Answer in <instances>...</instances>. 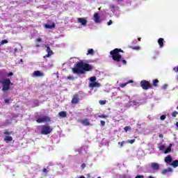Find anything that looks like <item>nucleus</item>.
Wrapping results in <instances>:
<instances>
[{
	"mask_svg": "<svg viewBox=\"0 0 178 178\" xmlns=\"http://www.w3.org/2000/svg\"><path fill=\"white\" fill-rule=\"evenodd\" d=\"M172 118H176L178 115V112L177 111H174L173 113H172Z\"/></svg>",
	"mask_w": 178,
	"mask_h": 178,
	"instance_id": "bb28decb",
	"label": "nucleus"
},
{
	"mask_svg": "<svg viewBox=\"0 0 178 178\" xmlns=\"http://www.w3.org/2000/svg\"><path fill=\"white\" fill-rule=\"evenodd\" d=\"M35 41H37L38 42H42V39H41V38H38L35 39Z\"/></svg>",
	"mask_w": 178,
	"mask_h": 178,
	"instance_id": "4c0bfd02",
	"label": "nucleus"
},
{
	"mask_svg": "<svg viewBox=\"0 0 178 178\" xmlns=\"http://www.w3.org/2000/svg\"><path fill=\"white\" fill-rule=\"evenodd\" d=\"M80 123H81L84 126H90V121H88V119L81 120Z\"/></svg>",
	"mask_w": 178,
	"mask_h": 178,
	"instance_id": "dca6fc26",
	"label": "nucleus"
},
{
	"mask_svg": "<svg viewBox=\"0 0 178 178\" xmlns=\"http://www.w3.org/2000/svg\"><path fill=\"white\" fill-rule=\"evenodd\" d=\"M13 140V138L12 136H6L4 138V141H6V143H9Z\"/></svg>",
	"mask_w": 178,
	"mask_h": 178,
	"instance_id": "f3484780",
	"label": "nucleus"
},
{
	"mask_svg": "<svg viewBox=\"0 0 178 178\" xmlns=\"http://www.w3.org/2000/svg\"><path fill=\"white\" fill-rule=\"evenodd\" d=\"M168 173V170L165 169L162 170V175H166Z\"/></svg>",
	"mask_w": 178,
	"mask_h": 178,
	"instance_id": "e433bc0d",
	"label": "nucleus"
},
{
	"mask_svg": "<svg viewBox=\"0 0 178 178\" xmlns=\"http://www.w3.org/2000/svg\"><path fill=\"white\" fill-rule=\"evenodd\" d=\"M49 56H51V54H47L45 56H44L43 58H49Z\"/></svg>",
	"mask_w": 178,
	"mask_h": 178,
	"instance_id": "49530a36",
	"label": "nucleus"
},
{
	"mask_svg": "<svg viewBox=\"0 0 178 178\" xmlns=\"http://www.w3.org/2000/svg\"><path fill=\"white\" fill-rule=\"evenodd\" d=\"M99 104H100L101 105H105V104H106V101L101 100V101L99 102Z\"/></svg>",
	"mask_w": 178,
	"mask_h": 178,
	"instance_id": "c9c22d12",
	"label": "nucleus"
},
{
	"mask_svg": "<svg viewBox=\"0 0 178 178\" xmlns=\"http://www.w3.org/2000/svg\"><path fill=\"white\" fill-rule=\"evenodd\" d=\"M152 168L153 170H159V164L157 163H152Z\"/></svg>",
	"mask_w": 178,
	"mask_h": 178,
	"instance_id": "2eb2a0df",
	"label": "nucleus"
},
{
	"mask_svg": "<svg viewBox=\"0 0 178 178\" xmlns=\"http://www.w3.org/2000/svg\"><path fill=\"white\" fill-rule=\"evenodd\" d=\"M4 102H6V104H8V102H9V99H6L4 100Z\"/></svg>",
	"mask_w": 178,
	"mask_h": 178,
	"instance_id": "5fc2aeb1",
	"label": "nucleus"
},
{
	"mask_svg": "<svg viewBox=\"0 0 178 178\" xmlns=\"http://www.w3.org/2000/svg\"><path fill=\"white\" fill-rule=\"evenodd\" d=\"M2 72L0 71V74H1Z\"/></svg>",
	"mask_w": 178,
	"mask_h": 178,
	"instance_id": "69168bd1",
	"label": "nucleus"
},
{
	"mask_svg": "<svg viewBox=\"0 0 178 178\" xmlns=\"http://www.w3.org/2000/svg\"><path fill=\"white\" fill-rule=\"evenodd\" d=\"M68 80H74V77L68 76H67Z\"/></svg>",
	"mask_w": 178,
	"mask_h": 178,
	"instance_id": "a19ab883",
	"label": "nucleus"
},
{
	"mask_svg": "<svg viewBox=\"0 0 178 178\" xmlns=\"http://www.w3.org/2000/svg\"><path fill=\"white\" fill-rule=\"evenodd\" d=\"M99 118H100V119H106V118H108V115H99Z\"/></svg>",
	"mask_w": 178,
	"mask_h": 178,
	"instance_id": "cd10ccee",
	"label": "nucleus"
},
{
	"mask_svg": "<svg viewBox=\"0 0 178 178\" xmlns=\"http://www.w3.org/2000/svg\"><path fill=\"white\" fill-rule=\"evenodd\" d=\"M87 55H94V49H89L88 50V54Z\"/></svg>",
	"mask_w": 178,
	"mask_h": 178,
	"instance_id": "5701e85b",
	"label": "nucleus"
},
{
	"mask_svg": "<svg viewBox=\"0 0 178 178\" xmlns=\"http://www.w3.org/2000/svg\"><path fill=\"white\" fill-rule=\"evenodd\" d=\"M83 99H84V93L81 92H78L73 95L71 100V104H72L73 105H76Z\"/></svg>",
	"mask_w": 178,
	"mask_h": 178,
	"instance_id": "7ed1b4c3",
	"label": "nucleus"
},
{
	"mask_svg": "<svg viewBox=\"0 0 178 178\" xmlns=\"http://www.w3.org/2000/svg\"><path fill=\"white\" fill-rule=\"evenodd\" d=\"M177 72H178V67H177Z\"/></svg>",
	"mask_w": 178,
	"mask_h": 178,
	"instance_id": "680f3d73",
	"label": "nucleus"
},
{
	"mask_svg": "<svg viewBox=\"0 0 178 178\" xmlns=\"http://www.w3.org/2000/svg\"><path fill=\"white\" fill-rule=\"evenodd\" d=\"M51 120V118L45 115L42 118H39L36 120L37 123H42L44 122H49Z\"/></svg>",
	"mask_w": 178,
	"mask_h": 178,
	"instance_id": "0eeeda50",
	"label": "nucleus"
},
{
	"mask_svg": "<svg viewBox=\"0 0 178 178\" xmlns=\"http://www.w3.org/2000/svg\"><path fill=\"white\" fill-rule=\"evenodd\" d=\"M159 137L160 138H163V134H159Z\"/></svg>",
	"mask_w": 178,
	"mask_h": 178,
	"instance_id": "3c124183",
	"label": "nucleus"
},
{
	"mask_svg": "<svg viewBox=\"0 0 178 178\" xmlns=\"http://www.w3.org/2000/svg\"><path fill=\"white\" fill-rule=\"evenodd\" d=\"M165 42V40L162 38H159L158 40V44L160 47V48H163V43Z\"/></svg>",
	"mask_w": 178,
	"mask_h": 178,
	"instance_id": "4468645a",
	"label": "nucleus"
},
{
	"mask_svg": "<svg viewBox=\"0 0 178 178\" xmlns=\"http://www.w3.org/2000/svg\"><path fill=\"white\" fill-rule=\"evenodd\" d=\"M20 62H23V59H20Z\"/></svg>",
	"mask_w": 178,
	"mask_h": 178,
	"instance_id": "052dcab7",
	"label": "nucleus"
},
{
	"mask_svg": "<svg viewBox=\"0 0 178 178\" xmlns=\"http://www.w3.org/2000/svg\"><path fill=\"white\" fill-rule=\"evenodd\" d=\"M112 20L110 19L108 22V26H111V24H112Z\"/></svg>",
	"mask_w": 178,
	"mask_h": 178,
	"instance_id": "09e8293b",
	"label": "nucleus"
},
{
	"mask_svg": "<svg viewBox=\"0 0 178 178\" xmlns=\"http://www.w3.org/2000/svg\"><path fill=\"white\" fill-rule=\"evenodd\" d=\"M10 76H13V72H10L7 74V77H10Z\"/></svg>",
	"mask_w": 178,
	"mask_h": 178,
	"instance_id": "37998d69",
	"label": "nucleus"
},
{
	"mask_svg": "<svg viewBox=\"0 0 178 178\" xmlns=\"http://www.w3.org/2000/svg\"><path fill=\"white\" fill-rule=\"evenodd\" d=\"M165 148H166V147L164 145H161L159 147V150L163 151V149H165Z\"/></svg>",
	"mask_w": 178,
	"mask_h": 178,
	"instance_id": "c756f323",
	"label": "nucleus"
},
{
	"mask_svg": "<svg viewBox=\"0 0 178 178\" xmlns=\"http://www.w3.org/2000/svg\"><path fill=\"white\" fill-rule=\"evenodd\" d=\"M140 87H142L143 90H149V88H152L151 83L147 80H142L140 81Z\"/></svg>",
	"mask_w": 178,
	"mask_h": 178,
	"instance_id": "423d86ee",
	"label": "nucleus"
},
{
	"mask_svg": "<svg viewBox=\"0 0 178 178\" xmlns=\"http://www.w3.org/2000/svg\"><path fill=\"white\" fill-rule=\"evenodd\" d=\"M120 52L124 54V51L122 50V49H114L113 50L110 51V55L116 63H122V65H127V61L124 60V58L122 56Z\"/></svg>",
	"mask_w": 178,
	"mask_h": 178,
	"instance_id": "f03ea898",
	"label": "nucleus"
},
{
	"mask_svg": "<svg viewBox=\"0 0 178 178\" xmlns=\"http://www.w3.org/2000/svg\"><path fill=\"white\" fill-rule=\"evenodd\" d=\"M161 120H165L166 119V115H163L160 117Z\"/></svg>",
	"mask_w": 178,
	"mask_h": 178,
	"instance_id": "473e14b6",
	"label": "nucleus"
},
{
	"mask_svg": "<svg viewBox=\"0 0 178 178\" xmlns=\"http://www.w3.org/2000/svg\"><path fill=\"white\" fill-rule=\"evenodd\" d=\"M94 19H95V23H101L99 14L98 13H95L94 14Z\"/></svg>",
	"mask_w": 178,
	"mask_h": 178,
	"instance_id": "6e6552de",
	"label": "nucleus"
},
{
	"mask_svg": "<svg viewBox=\"0 0 178 178\" xmlns=\"http://www.w3.org/2000/svg\"><path fill=\"white\" fill-rule=\"evenodd\" d=\"M147 178H154V177L152 176H149Z\"/></svg>",
	"mask_w": 178,
	"mask_h": 178,
	"instance_id": "4d7b16f0",
	"label": "nucleus"
},
{
	"mask_svg": "<svg viewBox=\"0 0 178 178\" xmlns=\"http://www.w3.org/2000/svg\"><path fill=\"white\" fill-rule=\"evenodd\" d=\"M138 41H141V38H138Z\"/></svg>",
	"mask_w": 178,
	"mask_h": 178,
	"instance_id": "13d9d810",
	"label": "nucleus"
},
{
	"mask_svg": "<svg viewBox=\"0 0 178 178\" xmlns=\"http://www.w3.org/2000/svg\"><path fill=\"white\" fill-rule=\"evenodd\" d=\"M171 165L173 166L174 168H177L178 160H175V161H172V163H171Z\"/></svg>",
	"mask_w": 178,
	"mask_h": 178,
	"instance_id": "4be33fe9",
	"label": "nucleus"
},
{
	"mask_svg": "<svg viewBox=\"0 0 178 178\" xmlns=\"http://www.w3.org/2000/svg\"><path fill=\"white\" fill-rule=\"evenodd\" d=\"M92 65L88 63H84L83 61L77 62L75 64V67L72 68L73 73L76 74H84L86 72H91Z\"/></svg>",
	"mask_w": 178,
	"mask_h": 178,
	"instance_id": "f257e3e1",
	"label": "nucleus"
},
{
	"mask_svg": "<svg viewBox=\"0 0 178 178\" xmlns=\"http://www.w3.org/2000/svg\"><path fill=\"white\" fill-rule=\"evenodd\" d=\"M131 83H133V80H131V81L127 82V84H130Z\"/></svg>",
	"mask_w": 178,
	"mask_h": 178,
	"instance_id": "864d4df0",
	"label": "nucleus"
},
{
	"mask_svg": "<svg viewBox=\"0 0 178 178\" xmlns=\"http://www.w3.org/2000/svg\"><path fill=\"white\" fill-rule=\"evenodd\" d=\"M42 172L47 175L48 173V170L47 168H43Z\"/></svg>",
	"mask_w": 178,
	"mask_h": 178,
	"instance_id": "ea45409f",
	"label": "nucleus"
},
{
	"mask_svg": "<svg viewBox=\"0 0 178 178\" xmlns=\"http://www.w3.org/2000/svg\"><path fill=\"white\" fill-rule=\"evenodd\" d=\"M168 88V85L167 84H164L163 86H162V89L163 90H166Z\"/></svg>",
	"mask_w": 178,
	"mask_h": 178,
	"instance_id": "58836bf2",
	"label": "nucleus"
},
{
	"mask_svg": "<svg viewBox=\"0 0 178 178\" xmlns=\"http://www.w3.org/2000/svg\"><path fill=\"white\" fill-rule=\"evenodd\" d=\"M42 47H45L47 48V52L49 55H54V51L51 50V47H49L48 44H43Z\"/></svg>",
	"mask_w": 178,
	"mask_h": 178,
	"instance_id": "9b49d317",
	"label": "nucleus"
},
{
	"mask_svg": "<svg viewBox=\"0 0 178 178\" xmlns=\"http://www.w3.org/2000/svg\"><path fill=\"white\" fill-rule=\"evenodd\" d=\"M17 108H19V106H17Z\"/></svg>",
	"mask_w": 178,
	"mask_h": 178,
	"instance_id": "e2e57ef3",
	"label": "nucleus"
},
{
	"mask_svg": "<svg viewBox=\"0 0 178 178\" xmlns=\"http://www.w3.org/2000/svg\"><path fill=\"white\" fill-rule=\"evenodd\" d=\"M129 48H131V49H136V51H138V49H140V47L138 46H136V47L130 46Z\"/></svg>",
	"mask_w": 178,
	"mask_h": 178,
	"instance_id": "a878e982",
	"label": "nucleus"
},
{
	"mask_svg": "<svg viewBox=\"0 0 178 178\" xmlns=\"http://www.w3.org/2000/svg\"><path fill=\"white\" fill-rule=\"evenodd\" d=\"M1 84H2V91H9L10 90V86H13V83L10 81L9 79H4L3 81H0Z\"/></svg>",
	"mask_w": 178,
	"mask_h": 178,
	"instance_id": "20e7f679",
	"label": "nucleus"
},
{
	"mask_svg": "<svg viewBox=\"0 0 178 178\" xmlns=\"http://www.w3.org/2000/svg\"><path fill=\"white\" fill-rule=\"evenodd\" d=\"M58 115L60 116V118H66V116H67L66 111H60L58 113Z\"/></svg>",
	"mask_w": 178,
	"mask_h": 178,
	"instance_id": "aec40b11",
	"label": "nucleus"
},
{
	"mask_svg": "<svg viewBox=\"0 0 178 178\" xmlns=\"http://www.w3.org/2000/svg\"><path fill=\"white\" fill-rule=\"evenodd\" d=\"M52 128L49 124L42 126V129L40 134L44 136H48V134H51L52 133Z\"/></svg>",
	"mask_w": 178,
	"mask_h": 178,
	"instance_id": "39448f33",
	"label": "nucleus"
},
{
	"mask_svg": "<svg viewBox=\"0 0 178 178\" xmlns=\"http://www.w3.org/2000/svg\"><path fill=\"white\" fill-rule=\"evenodd\" d=\"M4 134H6V136H9V135H10L11 134V133L10 132H9V131H4V133H3Z\"/></svg>",
	"mask_w": 178,
	"mask_h": 178,
	"instance_id": "79ce46f5",
	"label": "nucleus"
},
{
	"mask_svg": "<svg viewBox=\"0 0 178 178\" xmlns=\"http://www.w3.org/2000/svg\"><path fill=\"white\" fill-rule=\"evenodd\" d=\"M172 168H167V172H172Z\"/></svg>",
	"mask_w": 178,
	"mask_h": 178,
	"instance_id": "a18cd8bd",
	"label": "nucleus"
},
{
	"mask_svg": "<svg viewBox=\"0 0 178 178\" xmlns=\"http://www.w3.org/2000/svg\"><path fill=\"white\" fill-rule=\"evenodd\" d=\"M14 52H17V48L14 49Z\"/></svg>",
	"mask_w": 178,
	"mask_h": 178,
	"instance_id": "6e6d98bb",
	"label": "nucleus"
},
{
	"mask_svg": "<svg viewBox=\"0 0 178 178\" xmlns=\"http://www.w3.org/2000/svg\"><path fill=\"white\" fill-rule=\"evenodd\" d=\"M127 86V83H122L120 85V87H121V88H124V87H126Z\"/></svg>",
	"mask_w": 178,
	"mask_h": 178,
	"instance_id": "72a5a7b5",
	"label": "nucleus"
},
{
	"mask_svg": "<svg viewBox=\"0 0 178 178\" xmlns=\"http://www.w3.org/2000/svg\"><path fill=\"white\" fill-rule=\"evenodd\" d=\"M89 87L90 88H94L95 87H101V83H98V82H93V83H90L89 84Z\"/></svg>",
	"mask_w": 178,
	"mask_h": 178,
	"instance_id": "1a4fd4ad",
	"label": "nucleus"
},
{
	"mask_svg": "<svg viewBox=\"0 0 178 178\" xmlns=\"http://www.w3.org/2000/svg\"><path fill=\"white\" fill-rule=\"evenodd\" d=\"M126 144V141L123 140L122 142H119L118 145H120V147H123V145Z\"/></svg>",
	"mask_w": 178,
	"mask_h": 178,
	"instance_id": "7c9ffc66",
	"label": "nucleus"
},
{
	"mask_svg": "<svg viewBox=\"0 0 178 178\" xmlns=\"http://www.w3.org/2000/svg\"><path fill=\"white\" fill-rule=\"evenodd\" d=\"M170 151H172V143H170L167 149L165 150L164 154H169Z\"/></svg>",
	"mask_w": 178,
	"mask_h": 178,
	"instance_id": "a211bd4d",
	"label": "nucleus"
},
{
	"mask_svg": "<svg viewBox=\"0 0 178 178\" xmlns=\"http://www.w3.org/2000/svg\"><path fill=\"white\" fill-rule=\"evenodd\" d=\"M34 104L35 105V106H40V103L38 102L34 103Z\"/></svg>",
	"mask_w": 178,
	"mask_h": 178,
	"instance_id": "8fccbe9b",
	"label": "nucleus"
},
{
	"mask_svg": "<svg viewBox=\"0 0 178 178\" xmlns=\"http://www.w3.org/2000/svg\"><path fill=\"white\" fill-rule=\"evenodd\" d=\"M100 126H101L102 127H104V126H105V121L101 120V121H100Z\"/></svg>",
	"mask_w": 178,
	"mask_h": 178,
	"instance_id": "2f4dec72",
	"label": "nucleus"
},
{
	"mask_svg": "<svg viewBox=\"0 0 178 178\" xmlns=\"http://www.w3.org/2000/svg\"><path fill=\"white\" fill-rule=\"evenodd\" d=\"M164 161H165V163H172V156L168 155V156H165L164 159Z\"/></svg>",
	"mask_w": 178,
	"mask_h": 178,
	"instance_id": "ddd939ff",
	"label": "nucleus"
},
{
	"mask_svg": "<svg viewBox=\"0 0 178 178\" xmlns=\"http://www.w3.org/2000/svg\"><path fill=\"white\" fill-rule=\"evenodd\" d=\"M124 131H129V130H130V127L127 126L124 128Z\"/></svg>",
	"mask_w": 178,
	"mask_h": 178,
	"instance_id": "f704fd0d",
	"label": "nucleus"
},
{
	"mask_svg": "<svg viewBox=\"0 0 178 178\" xmlns=\"http://www.w3.org/2000/svg\"><path fill=\"white\" fill-rule=\"evenodd\" d=\"M127 143H129V144H134V143H136V139L129 140H127Z\"/></svg>",
	"mask_w": 178,
	"mask_h": 178,
	"instance_id": "c85d7f7f",
	"label": "nucleus"
},
{
	"mask_svg": "<svg viewBox=\"0 0 178 178\" xmlns=\"http://www.w3.org/2000/svg\"><path fill=\"white\" fill-rule=\"evenodd\" d=\"M175 125L177 126V127H178V122H176Z\"/></svg>",
	"mask_w": 178,
	"mask_h": 178,
	"instance_id": "bf43d9fd",
	"label": "nucleus"
},
{
	"mask_svg": "<svg viewBox=\"0 0 178 178\" xmlns=\"http://www.w3.org/2000/svg\"><path fill=\"white\" fill-rule=\"evenodd\" d=\"M159 84V80L154 79L152 81V86H154V87H158Z\"/></svg>",
	"mask_w": 178,
	"mask_h": 178,
	"instance_id": "6ab92c4d",
	"label": "nucleus"
},
{
	"mask_svg": "<svg viewBox=\"0 0 178 178\" xmlns=\"http://www.w3.org/2000/svg\"><path fill=\"white\" fill-rule=\"evenodd\" d=\"M77 20L78 23H81L82 26H86L87 24V19L84 18H78Z\"/></svg>",
	"mask_w": 178,
	"mask_h": 178,
	"instance_id": "9d476101",
	"label": "nucleus"
},
{
	"mask_svg": "<svg viewBox=\"0 0 178 178\" xmlns=\"http://www.w3.org/2000/svg\"><path fill=\"white\" fill-rule=\"evenodd\" d=\"M44 27H45V29H54V27H55V23L53 22L51 25L46 24V25L44 26Z\"/></svg>",
	"mask_w": 178,
	"mask_h": 178,
	"instance_id": "412c9836",
	"label": "nucleus"
},
{
	"mask_svg": "<svg viewBox=\"0 0 178 178\" xmlns=\"http://www.w3.org/2000/svg\"><path fill=\"white\" fill-rule=\"evenodd\" d=\"M1 45H3L5 44H8V40H3L0 42Z\"/></svg>",
	"mask_w": 178,
	"mask_h": 178,
	"instance_id": "393cba45",
	"label": "nucleus"
},
{
	"mask_svg": "<svg viewBox=\"0 0 178 178\" xmlns=\"http://www.w3.org/2000/svg\"><path fill=\"white\" fill-rule=\"evenodd\" d=\"M90 81H91V83H95V81H97V77L96 76H91L90 78Z\"/></svg>",
	"mask_w": 178,
	"mask_h": 178,
	"instance_id": "b1692460",
	"label": "nucleus"
},
{
	"mask_svg": "<svg viewBox=\"0 0 178 178\" xmlns=\"http://www.w3.org/2000/svg\"><path fill=\"white\" fill-rule=\"evenodd\" d=\"M40 47H41V45H40L39 44H35V47H36V48H40Z\"/></svg>",
	"mask_w": 178,
	"mask_h": 178,
	"instance_id": "603ef678",
	"label": "nucleus"
},
{
	"mask_svg": "<svg viewBox=\"0 0 178 178\" xmlns=\"http://www.w3.org/2000/svg\"><path fill=\"white\" fill-rule=\"evenodd\" d=\"M174 70H176V67L174 68Z\"/></svg>",
	"mask_w": 178,
	"mask_h": 178,
	"instance_id": "0e129e2a",
	"label": "nucleus"
},
{
	"mask_svg": "<svg viewBox=\"0 0 178 178\" xmlns=\"http://www.w3.org/2000/svg\"><path fill=\"white\" fill-rule=\"evenodd\" d=\"M81 168H82V169H85L86 168V163H82L81 165Z\"/></svg>",
	"mask_w": 178,
	"mask_h": 178,
	"instance_id": "c03bdc74",
	"label": "nucleus"
},
{
	"mask_svg": "<svg viewBox=\"0 0 178 178\" xmlns=\"http://www.w3.org/2000/svg\"><path fill=\"white\" fill-rule=\"evenodd\" d=\"M33 76H35V77H43L44 73H42L40 71H35L33 72Z\"/></svg>",
	"mask_w": 178,
	"mask_h": 178,
	"instance_id": "f8f14e48",
	"label": "nucleus"
},
{
	"mask_svg": "<svg viewBox=\"0 0 178 178\" xmlns=\"http://www.w3.org/2000/svg\"><path fill=\"white\" fill-rule=\"evenodd\" d=\"M135 178H144V175H137Z\"/></svg>",
	"mask_w": 178,
	"mask_h": 178,
	"instance_id": "de8ad7c7",
	"label": "nucleus"
}]
</instances>
